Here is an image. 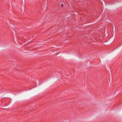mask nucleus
I'll return each instance as SVG.
<instances>
[{"label":"nucleus","mask_w":122,"mask_h":122,"mask_svg":"<svg viewBox=\"0 0 122 122\" xmlns=\"http://www.w3.org/2000/svg\"><path fill=\"white\" fill-rule=\"evenodd\" d=\"M63 4H61V7H63Z\"/></svg>","instance_id":"1"}]
</instances>
